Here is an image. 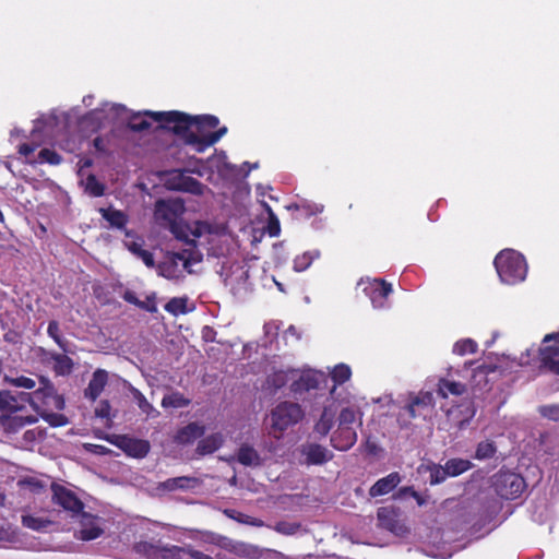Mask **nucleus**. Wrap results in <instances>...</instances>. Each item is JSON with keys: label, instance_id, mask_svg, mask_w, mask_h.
<instances>
[{"label": "nucleus", "instance_id": "1", "mask_svg": "<svg viewBox=\"0 0 559 559\" xmlns=\"http://www.w3.org/2000/svg\"><path fill=\"white\" fill-rule=\"evenodd\" d=\"M145 115L150 116V118H152L154 121L159 122L162 128H168L175 134L183 135L186 139V143L193 145L195 147V151L199 153L214 145L227 132V128L222 127L218 130L212 131L209 134L199 135L198 133L190 131V128L193 126V117L176 110H146Z\"/></svg>", "mask_w": 559, "mask_h": 559}, {"label": "nucleus", "instance_id": "2", "mask_svg": "<svg viewBox=\"0 0 559 559\" xmlns=\"http://www.w3.org/2000/svg\"><path fill=\"white\" fill-rule=\"evenodd\" d=\"M493 264L500 280L506 284H516L526 276L525 259L515 250L504 249L500 251L496 255Z\"/></svg>", "mask_w": 559, "mask_h": 559}, {"label": "nucleus", "instance_id": "3", "mask_svg": "<svg viewBox=\"0 0 559 559\" xmlns=\"http://www.w3.org/2000/svg\"><path fill=\"white\" fill-rule=\"evenodd\" d=\"M271 435L280 439L284 432L297 425L305 417V412L298 403L284 401L271 411Z\"/></svg>", "mask_w": 559, "mask_h": 559}, {"label": "nucleus", "instance_id": "4", "mask_svg": "<svg viewBox=\"0 0 559 559\" xmlns=\"http://www.w3.org/2000/svg\"><path fill=\"white\" fill-rule=\"evenodd\" d=\"M524 478L513 472L500 469L492 477V488L495 492L502 499H516L525 489Z\"/></svg>", "mask_w": 559, "mask_h": 559}, {"label": "nucleus", "instance_id": "5", "mask_svg": "<svg viewBox=\"0 0 559 559\" xmlns=\"http://www.w3.org/2000/svg\"><path fill=\"white\" fill-rule=\"evenodd\" d=\"M539 371L559 376V332L545 335L539 347Z\"/></svg>", "mask_w": 559, "mask_h": 559}, {"label": "nucleus", "instance_id": "6", "mask_svg": "<svg viewBox=\"0 0 559 559\" xmlns=\"http://www.w3.org/2000/svg\"><path fill=\"white\" fill-rule=\"evenodd\" d=\"M40 386L31 393L33 400L29 405L36 412H39L40 406L62 411L66 402L62 395H59L55 385L45 377L39 378Z\"/></svg>", "mask_w": 559, "mask_h": 559}, {"label": "nucleus", "instance_id": "7", "mask_svg": "<svg viewBox=\"0 0 559 559\" xmlns=\"http://www.w3.org/2000/svg\"><path fill=\"white\" fill-rule=\"evenodd\" d=\"M105 440L123 451L128 456L134 459L145 457L151 450V444L147 440L128 435H110L106 436Z\"/></svg>", "mask_w": 559, "mask_h": 559}, {"label": "nucleus", "instance_id": "8", "mask_svg": "<svg viewBox=\"0 0 559 559\" xmlns=\"http://www.w3.org/2000/svg\"><path fill=\"white\" fill-rule=\"evenodd\" d=\"M50 488L53 504H57L64 511L70 512L72 516H78L83 513L84 503L75 492L57 483H52Z\"/></svg>", "mask_w": 559, "mask_h": 559}, {"label": "nucleus", "instance_id": "9", "mask_svg": "<svg viewBox=\"0 0 559 559\" xmlns=\"http://www.w3.org/2000/svg\"><path fill=\"white\" fill-rule=\"evenodd\" d=\"M133 550L146 559H176L183 548L179 546H160L141 540L134 544Z\"/></svg>", "mask_w": 559, "mask_h": 559}, {"label": "nucleus", "instance_id": "10", "mask_svg": "<svg viewBox=\"0 0 559 559\" xmlns=\"http://www.w3.org/2000/svg\"><path fill=\"white\" fill-rule=\"evenodd\" d=\"M33 400L29 392H12L11 390L0 391V412L1 415H12L25 408L26 404Z\"/></svg>", "mask_w": 559, "mask_h": 559}, {"label": "nucleus", "instance_id": "11", "mask_svg": "<svg viewBox=\"0 0 559 559\" xmlns=\"http://www.w3.org/2000/svg\"><path fill=\"white\" fill-rule=\"evenodd\" d=\"M393 292L392 285L382 278L369 280L365 283L364 293L369 297L373 308H384Z\"/></svg>", "mask_w": 559, "mask_h": 559}, {"label": "nucleus", "instance_id": "12", "mask_svg": "<svg viewBox=\"0 0 559 559\" xmlns=\"http://www.w3.org/2000/svg\"><path fill=\"white\" fill-rule=\"evenodd\" d=\"M379 526L396 536H405L409 530L400 518V513L393 508H380L377 512Z\"/></svg>", "mask_w": 559, "mask_h": 559}, {"label": "nucleus", "instance_id": "13", "mask_svg": "<svg viewBox=\"0 0 559 559\" xmlns=\"http://www.w3.org/2000/svg\"><path fill=\"white\" fill-rule=\"evenodd\" d=\"M324 381V373L314 370H308L302 372L297 380L293 381L290 384V391L295 395H301L311 390L318 389Z\"/></svg>", "mask_w": 559, "mask_h": 559}, {"label": "nucleus", "instance_id": "14", "mask_svg": "<svg viewBox=\"0 0 559 559\" xmlns=\"http://www.w3.org/2000/svg\"><path fill=\"white\" fill-rule=\"evenodd\" d=\"M185 212L183 203L180 201L158 200L156 202V216L170 225L178 223L177 219Z\"/></svg>", "mask_w": 559, "mask_h": 559}, {"label": "nucleus", "instance_id": "15", "mask_svg": "<svg viewBox=\"0 0 559 559\" xmlns=\"http://www.w3.org/2000/svg\"><path fill=\"white\" fill-rule=\"evenodd\" d=\"M357 441V432L354 427H341L331 436V445L338 451L349 450Z\"/></svg>", "mask_w": 559, "mask_h": 559}, {"label": "nucleus", "instance_id": "16", "mask_svg": "<svg viewBox=\"0 0 559 559\" xmlns=\"http://www.w3.org/2000/svg\"><path fill=\"white\" fill-rule=\"evenodd\" d=\"M302 454L308 465H322L332 460L333 454L323 445L309 443L302 447Z\"/></svg>", "mask_w": 559, "mask_h": 559}, {"label": "nucleus", "instance_id": "17", "mask_svg": "<svg viewBox=\"0 0 559 559\" xmlns=\"http://www.w3.org/2000/svg\"><path fill=\"white\" fill-rule=\"evenodd\" d=\"M171 188L178 191L189 192L194 195H202L205 186L194 177L180 173L173 179Z\"/></svg>", "mask_w": 559, "mask_h": 559}, {"label": "nucleus", "instance_id": "18", "mask_svg": "<svg viewBox=\"0 0 559 559\" xmlns=\"http://www.w3.org/2000/svg\"><path fill=\"white\" fill-rule=\"evenodd\" d=\"M108 382V373L104 369H97L94 371L92 379L87 388L84 391V396L91 401H95L100 393L104 391Z\"/></svg>", "mask_w": 559, "mask_h": 559}, {"label": "nucleus", "instance_id": "19", "mask_svg": "<svg viewBox=\"0 0 559 559\" xmlns=\"http://www.w3.org/2000/svg\"><path fill=\"white\" fill-rule=\"evenodd\" d=\"M204 426L199 425L198 423H190L177 431L174 440L178 444H191L197 439L201 438L204 435Z\"/></svg>", "mask_w": 559, "mask_h": 559}, {"label": "nucleus", "instance_id": "20", "mask_svg": "<svg viewBox=\"0 0 559 559\" xmlns=\"http://www.w3.org/2000/svg\"><path fill=\"white\" fill-rule=\"evenodd\" d=\"M400 474L397 472H393L377 480L369 489V495L372 498L384 496L391 492L400 484Z\"/></svg>", "mask_w": 559, "mask_h": 559}, {"label": "nucleus", "instance_id": "21", "mask_svg": "<svg viewBox=\"0 0 559 559\" xmlns=\"http://www.w3.org/2000/svg\"><path fill=\"white\" fill-rule=\"evenodd\" d=\"M99 213L102 217L108 222L111 228L126 231L127 225L129 223V217L123 211L117 210L112 206H108L100 207Z\"/></svg>", "mask_w": 559, "mask_h": 559}, {"label": "nucleus", "instance_id": "22", "mask_svg": "<svg viewBox=\"0 0 559 559\" xmlns=\"http://www.w3.org/2000/svg\"><path fill=\"white\" fill-rule=\"evenodd\" d=\"M437 386V393L442 399H447L450 395L460 396L466 391V385L464 383L451 381L445 378L439 379Z\"/></svg>", "mask_w": 559, "mask_h": 559}, {"label": "nucleus", "instance_id": "23", "mask_svg": "<svg viewBox=\"0 0 559 559\" xmlns=\"http://www.w3.org/2000/svg\"><path fill=\"white\" fill-rule=\"evenodd\" d=\"M433 396L431 392H419L416 396L412 397L405 409L411 418H415L418 415L419 408H427L432 406Z\"/></svg>", "mask_w": 559, "mask_h": 559}, {"label": "nucleus", "instance_id": "24", "mask_svg": "<svg viewBox=\"0 0 559 559\" xmlns=\"http://www.w3.org/2000/svg\"><path fill=\"white\" fill-rule=\"evenodd\" d=\"M199 485V479L190 476H179L168 478L160 484V487L167 491H175L178 489L187 490L192 489Z\"/></svg>", "mask_w": 559, "mask_h": 559}, {"label": "nucleus", "instance_id": "25", "mask_svg": "<svg viewBox=\"0 0 559 559\" xmlns=\"http://www.w3.org/2000/svg\"><path fill=\"white\" fill-rule=\"evenodd\" d=\"M224 443V438L219 433L207 436L201 439L197 447V453L199 455L212 454L218 450Z\"/></svg>", "mask_w": 559, "mask_h": 559}, {"label": "nucleus", "instance_id": "26", "mask_svg": "<svg viewBox=\"0 0 559 559\" xmlns=\"http://www.w3.org/2000/svg\"><path fill=\"white\" fill-rule=\"evenodd\" d=\"M449 477H457L474 467V464L466 459L453 457L444 463Z\"/></svg>", "mask_w": 559, "mask_h": 559}, {"label": "nucleus", "instance_id": "27", "mask_svg": "<svg viewBox=\"0 0 559 559\" xmlns=\"http://www.w3.org/2000/svg\"><path fill=\"white\" fill-rule=\"evenodd\" d=\"M34 423H36V418L33 416L12 417L11 415H0V425L10 431H17L25 425H31Z\"/></svg>", "mask_w": 559, "mask_h": 559}, {"label": "nucleus", "instance_id": "28", "mask_svg": "<svg viewBox=\"0 0 559 559\" xmlns=\"http://www.w3.org/2000/svg\"><path fill=\"white\" fill-rule=\"evenodd\" d=\"M498 448L493 440H483L477 443L473 457L478 461H486L495 457Z\"/></svg>", "mask_w": 559, "mask_h": 559}, {"label": "nucleus", "instance_id": "29", "mask_svg": "<svg viewBox=\"0 0 559 559\" xmlns=\"http://www.w3.org/2000/svg\"><path fill=\"white\" fill-rule=\"evenodd\" d=\"M334 415L331 408L324 407L319 420L314 425V432L321 437H325L333 427Z\"/></svg>", "mask_w": 559, "mask_h": 559}, {"label": "nucleus", "instance_id": "30", "mask_svg": "<svg viewBox=\"0 0 559 559\" xmlns=\"http://www.w3.org/2000/svg\"><path fill=\"white\" fill-rule=\"evenodd\" d=\"M237 460L245 466H258L261 464L259 453L250 445L242 444L237 453Z\"/></svg>", "mask_w": 559, "mask_h": 559}, {"label": "nucleus", "instance_id": "31", "mask_svg": "<svg viewBox=\"0 0 559 559\" xmlns=\"http://www.w3.org/2000/svg\"><path fill=\"white\" fill-rule=\"evenodd\" d=\"M219 123L216 116L203 115L193 117V126H195L199 135L211 133L210 130L215 129Z\"/></svg>", "mask_w": 559, "mask_h": 559}, {"label": "nucleus", "instance_id": "32", "mask_svg": "<svg viewBox=\"0 0 559 559\" xmlns=\"http://www.w3.org/2000/svg\"><path fill=\"white\" fill-rule=\"evenodd\" d=\"M320 257L319 250H312V251H306L302 254L297 255L294 259V270L296 272H304L306 271L311 263Z\"/></svg>", "mask_w": 559, "mask_h": 559}, {"label": "nucleus", "instance_id": "33", "mask_svg": "<svg viewBox=\"0 0 559 559\" xmlns=\"http://www.w3.org/2000/svg\"><path fill=\"white\" fill-rule=\"evenodd\" d=\"M53 408L45 407L39 409L38 414L40 417L48 423L51 427H62L66 426L69 420L66 415L60 413L52 412Z\"/></svg>", "mask_w": 559, "mask_h": 559}, {"label": "nucleus", "instance_id": "34", "mask_svg": "<svg viewBox=\"0 0 559 559\" xmlns=\"http://www.w3.org/2000/svg\"><path fill=\"white\" fill-rule=\"evenodd\" d=\"M193 255L194 252L192 250H181L169 253L168 259L175 260L177 265L179 264V262H181L183 269L191 273L192 271L190 270V266L192 265V263H197L201 260L195 259Z\"/></svg>", "mask_w": 559, "mask_h": 559}, {"label": "nucleus", "instance_id": "35", "mask_svg": "<svg viewBox=\"0 0 559 559\" xmlns=\"http://www.w3.org/2000/svg\"><path fill=\"white\" fill-rule=\"evenodd\" d=\"M62 162V157L56 151L50 148H41L36 158L29 159L31 164H49V165H59Z\"/></svg>", "mask_w": 559, "mask_h": 559}, {"label": "nucleus", "instance_id": "36", "mask_svg": "<svg viewBox=\"0 0 559 559\" xmlns=\"http://www.w3.org/2000/svg\"><path fill=\"white\" fill-rule=\"evenodd\" d=\"M191 401L180 392H173L168 395H165L162 400V406L164 408H182L189 406Z\"/></svg>", "mask_w": 559, "mask_h": 559}, {"label": "nucleus", "instance_id": "37", "mask_svg": "<svg viewBox=\"0 0 559 559\" xmlns=\"http://www.w3.org/2000/svg\"><path fill=\"white\" fill-rule=\"evenodd\" d=\"M158 274L165 278L174 280L180 275L179 266H177L175 260L167 259L166 261L157 264Z\"/></svg>", "mask_w": 559, "mask_h": 559}, {"label": "nucleus", "instance_id": "38", "mask_svg": "<svg viewBox=\"0 0 559 559\" xmlns=\"http://www.w3.org/2000/svg\"><path fill=\"white\" fill-rule=\"evenodd\" d=\"M148 117L145 115V111L143 114L136 112L131 115L128 121V128L133 132H143L151 128V122L145 118Z\"/></svg>", "mask_w": 559, "mask_h": 559}, {"label": "nucleus", "instance_id": "39", "mask_svg": "<svg viewBox=\"0 0 559 559\" xmlns=\"http://www.w3.org/2000/svg\"><path fill=\"white\" fill-rule=\"evenodd\" d=\"M324 210V206L322 204L311 203V202H302L300 204L296 205V211L298 217L301 218H309L311 216H316L318 214H321Z\"/></svg>", "mask_w": 559, "mask_h": 559}, {"label": "nucleus", "instance_id": "40", "mask_svg": "<svg viewBox=\"0 0 559 559\" xmlns=\"http://www.w3.org/2000/svg\"><path fill=\"white\" fill-rule=\"evenodd\" d=\"M3 383L15 386V388H23L26 390H33L36 386V381L29 377L25 376H19V377H12L9 374L3 376Z\"/></svg>", "mask_w": 559, "mask_h": 559}, {"label": "nucleus", "instance_id": "41", "mask_svg": "<svg viewBox=\"0 0 559 559\" xmlns=\"http://www.w3.org/2000/svg\"><path fill=\"white\" fill-rule=\"evenodd\" d=\"M50 524H51V521L44 519V518L34 516L31 514L22 515V525L24 527H27L33 531H37V532L44 531Z\"/></svg>", "mask_w": 559, "mask_h": 559}, {"label": "nucleus", "instance_id": "42", "mask_svg": "<svg viewBox=\"0 0 559 559\" xmlns=\"http://www.w3.org/2000/svg\"><path fill=\"white\" fill-rule=\"evenodd\" d=\"M47 334H48L49 337H51L55 341V343L63 352L68 350V347H67L68 346V342L62 337V333H61L60 325H59L58 321L51 320L48 323Z\"/></svg>", "mask_w": 559, "mask_h": 559}, {"label": "nucleus", "instance_id": "43", "mask_svg": "<svg viewBox=\"0 0 559 559\" xmlns=\"http://www.w3.org/2000/svg\"><path fill=\"white\" fill-rule=\"evenodd\" d=\"M85 190L92 197H103L105 194V186L98 181L95 175L91 174L85 180Z\"/></svg>", "mask_w": 559, "mask_h": 559}, {"label": "nucleus", "instance_id": "44", "mask_svg": "<svg viewBox=\"0 0 559 559\" xmlns=\"http://www.w3.org/2000/svg\"><path fill=\"white\" fill-rule=\"evenodd\" d=\"M133 396L138 402L139 408L148 417L154 418L159 415V412L154 408V406L146 400V397L139 390H134Z\"/></svg>", "mask_w": 559, "mask_h": 559}, {"label": "nucleus", "instance_id": "45", "mask_svg": "<svg viewBox=\"0 0 559 559\" xmlns=\"http://www.w3.org/2000/svg\"><path fill=\"white\" fill-rule=\"evenodd\" d=\"M352 376L350 368L345 364H340L334 367L331 372V378L335 384H343L349 380Z\"/></svg>", "mask_w": 559, "mask_h": 559}, {"label": "nucleus", "instance_id": "46", "mask_svg": "<svg viewBox=\"0 0 559 559\" xmlns=\"http://www.w3.org/2000/svg\"><path fill=\"white\" fill-rule=\"evenodd\" d=\"M477 343L471 338L457 341L453 346V353L460 356L477 352Z\"/></svg>", "mask_w": 559, "mask_h": 559}, {"label": "nucleus", "instance_id": "47", "mask_svg": "<svg viewBox=\"0 0 559 559\" xmlns=\"http://www.w3.org/2000/svg\"><path fill=\"white\" fill-rule=\"evenodd\" d=\"M429 471V483L432 486L443 483L449 477L445 465L432 464Z\"/></svg>", "mask_w": 559, "mask_h": 559}, {"label": "nucleus", "instance_id": "48", "mask_svg": "<svg viewBox=\"0 0 559 559\" xmlns=\"http://www.w3.org/2000/svg\"><path fill=\"white\" fill-rule=\"evenodd\" d=\"M224 513L229 518V519H233V520H236L237 522L239 523H243V524H250V525H254V526H260L262 525V521L261 520H258V519H254V518H251L247 514H243L241 512H238L234 509H226L224 510Z\"/></svg>", "mask_w": 559, "mask_h": 559}, {"label": "nucleus", "instance_id": "49", "mask_svg": "<svg viewBox=\"0 0 559 559\" xmlns=\"http://www.w3.org/2000/svg\"><path fill=\"white\" fill-rule=\"evenodd\" d=\"M165 310L174 316L187 312V298L174 297L166 305Z\"/></svg>", "mask_w": 559, "mask_h": 559}, {"label": "nucleus", "instance_id": "50", "mask_svg": "<svg viewBox=\"0 0 559 559\" xmlns=\"http://www.w3.org/2000/svg\"><path fill=\"white\" fill-rule=\"evenodd\" d=\"M357 419V412L353 407L342 408L338 415V426L341 427H353Z\"/></svg>", "mask_w": 559, "mask_h": 559}, {"label": "nucleus", "instance_id": "51", "mask_svg": "<svg viewBox=\"0 0 559 559\" xmlns=\"http://www.w3.org/2000/svg\"><path fill=\"white\" fill-rule=\"evenodd\" d=\"M53 360L56 362V370H58L60 373H69L73 368L72 359L64 354L56 355Z\"/></svg>", "mask_w": 559, "mask_h": 559}, {"label": "nucleus", "instance_id": "52", "mask_svg": "<svg viewBox=\"0 0 559 559\" xmlns=\"http://www.w3.org/2000/svg\"><path fill=\"white\" fill-rule=\"evenodd\" d=\"M538 413L544 418L554 421H559V404L542 405L538 407Z\"/></svg>", "mask_w": 559, "mask_h": 559}, {"label": "nucleus", "instance_id": "53", "mask_svg": "<svg viewBox=\"0 0 559 559\" xmlns=\"http://www.w3.org/2000/svg\"><path fill=\"white\" fill-rule=\"evenodd\" d=\"M111 406L110 403L107 400H102L97 407L95 408V416L98 418L106 419L107 425L111 423V415H110Z\"/></svg>", "mask_w": 559, "mask_h": 559}, {"label": "nucleus", "instance_id": "54", "mask_svg": "<svg viewBox=\"0 0 559 559\" xmlns=\"http://www.w3.org/2000/svg\"><path fill=\"white\" fill-rule=\"evenodd\" d=\"M267 383L274 389H282L287 383V373L284 371H276L267 378Z\"/></svg>", "mask_w": 559, "mask_h": 559}, {"label": "nucleus", "instance_id": "55", "mask_svg": "<svg viewBox=\"0 0 559 559\" xmlns=\"http://www.w3.org/2000/svg\"><path fill=\"white\" fill-rule=\"evenodd\" d=\"M103 534V530L98 526H90L80 531L82 540H94Z\"/></svg>", "mask_w": 559, "mask_h": 559}, {"label": "nucleus", "instance_id": "56", "mask_svg": "<svg viewBox=\"0 0 559 559\" xmlns=\"http://www.w3.org/2000/svg\"><path fill=\"white\" fill-rule=\"evenodd\" d=\"M131 249L141 258V260L147 267L155 266V260L152 252L145 249L136 248L135 245Z\"/></svg>", "mask_w": 559, "mask_h": 559}, {"label": "nucleus", "instance_id": "57", "mask_svg": "<svg viewBox=\"0 0 559 559\" xmlns=\"http://www.w3.org/2000/svg\"><path fill=\"white\" fill-rule=\"evenodd\" d=\"M280 231H281L280 221L276 217V215L271 212L270 216H269V222H267V234L271 237H276L280 235Z\"/></svg>", "mask_w": 559, "mask_h": 559}, {"label": "nucleus", "instance_id": "58", "mask_svg": "<svg viewBox=\"0 0 559 559\" xmlns=\"http://www.w3.org/2000/svg\"><path fill=\"white\" fill-rule=\"evenodd\" d=\"M38 145L35 143H22L19 145L17 152L20 155L24 156L27 162L31 159L29 157L37 150Z\"/></svg>", "mask_w": 559, "mask_h": 559}, {"label": "nucleus", "instance_id": "59", "mask_svg": "<svg viewBox=\"0 0 559 559\" xmlns=\"http://www.w3.org/2000/svg\"><path fill=\"white\" fill-rule=\"evenodd\" d=\"M173 235L179 240H186L188 238L186 228L180 224L176 223L169 226Z\"/></svg>", "mask_w": 559, "mask_h": 559}, {"label": "nucleus", "instance_id": "60", "mask_svg": "<svg viewBox=\"0 0 559 559\" xmlns=\"http://www.w3.org/2000/svg\"><path fill=\"white\" fill-rule=\"evenodd\" d=\"M140 309L147 312L154 313L157 311L155 296H147L145 301H142V306H138Z\"/></svg>", "mask_w": 559, "mask_h": 559}, {"label": "nucleus", "instance_id": "61", "mask_svg": "<svg viewBox=\"0 0 559 559\" xmlns=\"http://www.w3.org/2000/svg\"><path fill=\"white\" fill-rule=\"evenodd\" d=\"M122 299L131 305H134V306H142V300H140L135 293L133 290H130V289H127L124 290V293L122 294Z\"/></svg>", "mask_w": 559, "mask_h": 559}, {"label": "nucleus", "instance_id": "62", "mask_svg": "<svg viewBox=\"0 0 559 559\" xmlns=\"http://www.w3.org/2000/svg\"><path fill=\"white\" fill-rule=\"evenodd\" d=\"M93 146L99 153H106L107 152L105 140L102 136H96L93 140Z\"/></svg>", "mask_w": 559, "mask_h": 559}, {"label": "nucleus", "instance_id": "63", "mask_svg": "<svg viewBox=\"0 0 559 559\" xmlns=\"http://www.w3.org/2000/svg\"><path fill=\"white\" fill-rule=\"evenodd\" d=\"M189 555L193 559H214L210 555H206L200 550H194V549L189 550Z\"/></svg>", "mask_w": 559, "mask_h": 559}, {"label": "nucleus", "instance_id": "64", "mask_svg": "<svg viewBox=\"0 0 559 559\" xmlns=\"http://www.w3.org/2000/svg\"><path fill=\"white\" fill-rule=\"evenodd\" d=\"M367 452L370 454H376L378 451V447L370 442L369 440L366 442Z\"/></svg>", "mask_w": 559, "mask_h": 559}]
</instances>
